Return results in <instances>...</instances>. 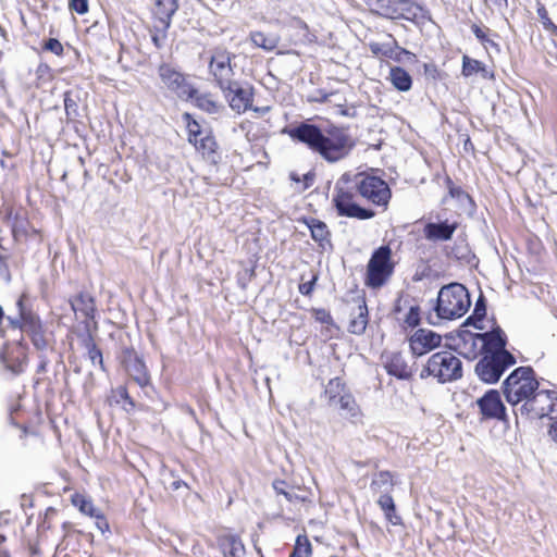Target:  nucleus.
Masks as SVG:
<instances>
[{
  "label": "nucleus",
  "mask_w": 557,
  "mask_h": 557,
  "mask_svg": "<svg viewBox=\"0 0 557 557\" xmlns=\"http://www.w3.org/2000/svg\"><path fill=\"white\" fill-rule=\"evenodd\" d=\"M69 8L78 14L88 12V0H70Z\"/></svg>",
  "instance_id": "nucleus-49"
},
{
  "label": "nucleus",
  "mask_w": 557,
  "mask_h": 557,
  "mask_svg": "<svg viewBox=\"0 0 557 557\" xmlns=\"http://www.w3.org/2000/svg\"><path fill=\"white\" fill-rule=\"evenodd\" d=\"M422 12V7L412 0H396L394 20L414 21Z\"/></svg>",
  "instance_id": "nucleus-25"
},
{
  "label": "nucleus",
  "mask_w": 557,
  "mask_h": 557,
  "mask_svg": "<svg viewBox=\"0 0 557 557\" xmlns=\"http://www.w3.org/2000/svg\"><path fill=\"white\" fill-rule=\"evenodd\" d=\"M334 407H338L342 414L349 418H358L360 416L359 406L356 403L355 397L348 391L345 394H341V397L335 403Z\"/></svg>",
  "instance_id": "nucleus-31"
},
{
  "label": "nucleus",
  "mask_w": 557,
  "mask_h": 557,
  "mask_svg": "<svg viewBox=\"0 0 557 557\" xmlns=\"http://www.w3.org/2000/svg\"><path fill=\"white\" fill-rule=\"evenodd\" d=\"M29 337L36 349L44 351L48 348L49 343L46 337L45 330H42L41 332L34 333L29 335Z\"/></svg>",
  "instance_id": "nucleus-46"
},
{
  "label": "nucleus",
  "mask_w": 557,
  "mask_h": 557,
  "mask_svg": "<svg viewBox=\"0 0 557 557\" xmlns=\"http://www.w3.org/2000/svg\"><path fill=\"white\" fill-rule=\"evenodd\" d=\"M74 503L78 506V508L82 512H84L90 517L101 519L102 522L104 523L106 529H108V523L104 520L103 516L100 515L99 510L94 506V504L90 500L85 499L84 497H81L79 499L74 500Z\"/></svg>",
  "instance_id": "nucleus-40"
},
{
  "label": "nucleus",
  "mask_w": 557,
  "mask_h": 557,
  "mask_svg": "<svg viewBox=\"0 0 557 557\" xmlns=\"http://www.w3.org/2000/svg\"><path fill=\"white\" fill-rule=\"evenodd\" d=\"M479 337L480 333H471L469 331H466L460 335L458 347L459 352L465 358L473 360L479 355H483V349H481V341Z\"/></svg>",
  "instance_id": "nucleus-21"
},
{
  "label": "nucleus",
  "mask_w": 557,
  "mask_h": 557,
  "mask_svg": "<svg viewBox=\"0 0 557 557\" xmlns=\"http://www.w3.org/2000/svg\"><path fill=\"white\" fill-rule=\"evenodd\" d=\"M456 228V223L450 224L447 221L440 223L430 222L425 224L423 228V234L428 240L446 242L451 239Z\"/></svg>",
  "instance_id": "nucleus-19"
},
{
  "label": "nucleus",
  "mask_w": 557,
  "mask_h": 557,
  "mask_svg": "<svg viewBox=\"0 0 557 557\" xmlns=\"http://www.w3.org/2000/svg\"><path fill=\"white\" fill-rule=\"evenodd\" d=\"M5 541V536L4 535H0V545Z\"/></svg>",
  "instance_id": "nucleus-63"
},
{
  "label": "nucleus",
  "mask_w": 557,
  "mask_h": 557,
  "mask_svg": "<svg viewBox=\"0 0 557 557\" xmlns=\"http://www.w3.org/2000/svg\"><path fill=\"white\" fill-rule=\"evenodd\" d=\"M348 184V175L344 174L335 186L336 194L333 198V202L337 213L342 216L356 218L359 220L373 218L374 212L372 210L362 208L355 201L354 189L356 188L354 185L349 186Z\"/></svg>",
  "instance_id": "nucleus-6"
},
{
  "label": "nucleus",
  "mask_w": 557,
  "mask_h": 557,
  "mask_svg": "<svg viewBox=\"0 0 557 557\" xmlns=\"http://www.w3.org/2000/svg\"><path fill=\"white\" fill-rule=\"evenodd\" d=\"M331 557H337V556H335V555H332Z\"/></svg>",
  "instance_id": "nucleus-64"
},
{
  "label": "nucleus",
  "mask_w": 557,
  "mask_h": 557,
  "mask_svg": "<svg viewBox=\"0 0 557 557\" xmlns=\"http://www.w3.org/2000/svg\"><path fill=\"white\" fill-rule=\"evenodd\" d=\"M209 69L220 88L230 86L233 81L234 72L231 65V54L228 52L216 51L211 58Z\"/></svg>",
  "instance_id": "nucleus-15"
},
{
  "label": "nucleus",
  "mask_w": 557,
  "mask_h": 557,
  "mask_svg": "<svg viewBox=\"0 0 557 557\" xmlns=\"http://www.w3.org/2000/svg\"><path fill=\"white\" fill-rule=\"evenodd\" d=\"M197 150L202 153H213L215 152L216 143L213 136L211 135H202L198 138V143H193Z\"/></svg>",
  "instance_id": "nucleus-44"
},
{
  "label": "nucleus",
  "mask_w": 557,
  "mask_h": 557,
  "mask_svg": "<svg viewBox=\"0 0 557 557\" xmlns=\"http://www.w3.org/2000/svg\"><path fill=\"white\" fill-rule=\"evenodd\" d=\"M536 389H539V382L531 367L515 369L503 382L504 396L513 409L525 403Z\"/></svg>",
  "instance_id": "nucleus-3"
},
{
  "label": "nucleus",
  "mask_w": 557,
  "mask_h": 557,
  "mask_svg": "<svg viewBox=\"0 0 557 557\" xmlns=\"http://www.w3.org/2000/svg\"><path fill=\"white\" fill-rule=\"evenodd\" d=\"M310 555L311 544L309 540L305 535H298L295 547L289 557H310Z\"/></svg>",
  "instance_id": "nucleus-39"
},
{
  "label": "nucleus",
  "mask_w": 557,
  "mask_h": 557,
  "mask_svg": "<svg viewBox=\"0 0 557 557\" xmlns=\"http://www.w3.org/2000/svg\"><path fill=\"white\" fill-rule=\"evenodd\" d=\"M39 359H40V362L38 364L37 372H39V373L46 372L49 361H48L47 357L44 356L42 354L39 355Z\"/></svg>",
  "instance_id": "nucleus-55"
},
{
  "label": "nucleus",
  "mask_w": 557,
  "mask_h": 557,
  "mask_svg": "<svg viewBox=\"0 0 557 557\" xmlns=\"http://www.w3.org/2000/svg\"><path fill=\"white\" fill-rule=\"evenodd\" d=\"M377 504L391 523L394 525L400 524L401 519L396 515L395 503L389 493H381V496L377 499Z\"/></svg>",
  "instance_id": "nucleus-33"
},
{
  "label": "nucleus",
  "mask_w": 557,
  "mask_h": 557,
  "mask_svg": "<svg viewBox=\"0 0 557 557\" xmlns=\"http://www.w3.org/2000/svg\"><path fill=\"white\" fill-rule=\"evenodd\" d=\"M288 134L330 162L345 158L354 147L350 136L343 128L332 127L323 132L313 124L301 123L289 129Z\"/></svg>",
  "instance_id": "nucleus-1"
},
{
  "label": "nucleus",
  "mask_w": 557,
  "mask_h": 557,
  "mask_svg": "<svg viewBox=\"0 0 557 557\" xmlns=\"http://www.w3.org/2000/svg\"><path fill=\"white\" fill-rule=\"evenodd\" d=\"M100 521L97 522L98 524V528L101 529L103 531V528H102V524L104 525V523L102 522L101 519H99Z\"/></svg>",
  "instance_id": "nucleus-62"
},
{
  "label": "nucleus",
  "mask_w": 557,
  "mask_h": 557,
  "mask_svg": "<svg viewBox=\"0 0 557 557\" xmlns=\"http://www.w3.org/2000/svg\"><path fill=\"white\" fill-rule=\"evenodd\" d=\"M388 81L399 91H408L412 87L410 74L400 66L391 67Z\"/></svg>",
  "instance_id": "nucleus-26"
},
{
  "label": "nucleus",
  "mask_w": 557,
  "mask_h": 557,
  "mask_svg": "<svg viewBox=\"0 0 557 557\" xmlns=\"http://www.w3.org/2000/svg\"><path fill=\"white\" fill-rule=\"evenodd\" d=\"M536 13L545 30H548L555 25L550 17L548 16V12L545 5L540 1H537L536 3Z\"/></svg>",
  "instance_id": "nucleus-45"
},
{
  "label": "nucleus",
  "mask_w": 557,
  "mask_h": 557,
  "mask_svg": "<svg viewBox=\"0 0 557 557\" xmlns=\"http://www.w3.org/2000/svg\"><path fill=\"white\" fill-rule=\"evenodd\" d=\"M273 490L277 495H283L289 503L302 500L297 494L288 488V484L283 480H275L272 483Z\"/></svg>",
  "instance_id": "nucleus-41"
},
{
  "label": "nucleus",
  "mask_w": 557,
  "mask_h": 557,
  "mask_svg": "<svg viewBox=\"0 0 557 557\" xmlns=\"http://www.w3.org/2000/svg\"><path fill=\"white\" fill-rule=\"evenodd\" d=\"M219 547L224 557H243L245 555V546L236 535L220 537Z\"/></svg>",
  "instance_id": "nucleus-24"
},
{
  "label": "nucleus",
  "mask_w": 557,
  "mask_h": 557,
  "mask_svg": "<svg viewBox=\"0 0 557 557\" xmlns=\"http://www.w3.org/2000/svg\"><path fill=\"white\" fill-rule=\"evenodd\" d=\"M183 484H184V482H183V481H181V480H174V481L171 483L170 487H171L173 491H177L178 488H181V486H182Z\"/></svg>",
  "instance_id": "nucleus-58"
},
{
  "label": "nucleus",
  "mask_w": 557,
  "mask_h": 557,
  "mask_svg": "<svg viewBox=\"0 0 557 557\" xmlns=\"http://www.w3.org/2000/svg\"><path fill=\"white\" fill-rule=\"evenodd\" d=\"M318 319L322 322H329L331 320V317L325 311L318 312Z\"/></svg>",
  "instance_id": "nucleus-57"
},
{
  "label": "nucleus",
  "mask_w": 557,
  "mask_h": 557,
  "mask_svg": "<svg viewBox=\"0 0 557 557\" xmlns=\"http://www.w3.org/2000/svg\"><path fill=\"white\" fill-rule=\"evenodd\" d=\"M485 314H486L485 299L481 295L475 302V307H474L472 317L476 318L478 320H482L485 317Z\"/></svg>",
  "instance_id": "nucleus-50"
},
{
  "label": "nucleus",
  "mask_w": 557,
  "mask_h": 557,
  "mask_svg": "<svg viewBox=\"0 0 557 557\" xmlns=\"http://www.w3.org/2000/svg\"><path fill=\"white\" fill-rule=\"evenodd\" d=\"M428 376H433L441 383L456 381L462 376V362L450 351L435 352L420 373L421 379Z\"/></svg>",
  "instance_id": "nucleus-4"
},
{
  "label": "nucleus",
  "mask_w": 557,
  "mask_h": 557,
  "mask_svg": "<svg viewBox=\"0 0 557 557\" xmlns=\"http://www.w3.org/2000/svg\"><path fill=\"white\" fill-rule=\"evenodd\" d=\"M479 339L481 341L483 355L491 354L492 356L502 357L503 352H509L506 349L507 337L499 326H495L488 332L480 333Z\"/></svg>",
  "instance_id": "nucleus-17"
},
{
  "label": "nucleus",
  "mask_w": 557,
  "mask_h": 557,
  "mask_svg": "<svg viewBox=\"0 0 557 557\" xmlns=\"http://www.w3.org/2000/svg\"><path fill=\"white\" fill-rule=\"evenodd\" d=\"M547 32L552 33L555 37H557V25H554L552 28H549Z\"/></svg>",
  "instance_id": "nucleus-60"
},
{
  "label": "nucleus",
  "mask_w": 557,
  "mask_h": 557,
  "mask_svg": "<svg viewBox=\"0 0 557 557\" xmlns=\"http://www.w3.org/2000/svg\"><path fill=\"white\" fill-rule=\"evenodd\" d=\"M122 363L133 379L140 387L150 384V376L143 359L133 348H125L122 352Z\"/></svg>",
  "instance_id": "nucleus-12"
},
{
  "label": "nucleus",
  "mask_w": 557,
  "mask_h": 557,
  "mask_svg": "<svg viewBox=\"0 0 557 557\" xmlns=\"http://www.w3.org/2000/svg\"><path fill=\"white\" fill-rule=\"evenodd\" d=\"M387 37L392 40L391 42H369V49L375 57H385L395 61H400L399 54H411L408 50L400 48L392 34H387Z\"/></svg>",
  "instance_id": "nucleus-18"
},
{
  "label": "nucleus",
  "mask_w": 557,
  "mask_h": 557,
  "mask_svg": "<svg viewBox=\"0 0 557 557\" xmlns=\"http://www.w3.org/2000/svg\"><path fill=\"white\" fill-rule=\"evenodd\" d=\"M84 346L87 349L88 358H89L90 362L94 366H99L103 370L104 367H103L102 352L95 344V341L90 333H88L87 337L84 339Z\"/></svg>",
  "instance_id": "nucleus-36"
},
{
  "label": "nucleus",
  "mask_w": 557,
  "mask_h": 557,
  "mask_svg": "<svg viewBox=\"0 0 557 557\" xmlns=\"http://www.w3.org/2000/svg\"><path fill=\"white\" fill-rule=\"evenodd\" d=\"M442 336L432 330L419 329L409 338L412 355L420 357L440 347Z\"/></svg>",
  "instance_id": "nucleus-13"
},
{
  "label": "nucleus",
  "mask_w": 557,
  "mask_h": 557,
  "mask_svg": "<svg viewBox=\"0 0 557 557\" xmlns=\"http://www.w3.org/2000/svg\"><path fill=\"white\" fill-rule=\"evenodd\" d=\"M184 119L187 122L188 141L190 144L198 143V138L203 135L199 123L193 120L188 113L184 114Z\"/></svg>",
  "instance_id": "nucleus-43"
},
{
  "label": "nucleus",
  "mask_w": 557,
  "mask_h": 557,
  "mask_svg": "<svg viewBox=\"0 0 557 557\" xmlns=\"http://www.w3.org/2000/svg\"><path fill=\"white\" fill-rule=\"evenodd\" d=\"M64 108L66 116L70 120H74L79 115L78 112V98L73 96L72 91L64 94Z\"/></svg>",
  "instance_id": "nucleus-42"
},
{
  "label": "nucleus",
  "mask_w": 557,
  "mask_h": 557,
  "mask_svg": "<svg viewBox=\"0 0 557 557\" xmlns=\"http://www.w3.org/2000/svg\"><path fill=\"white\" fill-rule=\"evenodd\" d=\"M158 72L163 86L174 92L178 98L188 100L193 99L197 94L196 88L187 82L185 75L171 65L162 64Z\"/></svg>",
  "instance_id": "nucleus-10"
},
{
  "label": "nucleus",
  "mask_w": 557,
  "mask_h": 557,
  "mask_svg": "<svg viewBox=\"0 0 557 557\" xmlns=\"http://www.w3.org/2000/svg\"><path fill=\"white\" fill-rule=\"evenodd\" d=\"M0 360L4 369L13 375L23 373L27 361L25 346L21 342L13 346H5L0 355Z\"/></svg>",
  "instance_id": "nucleus-14"
},
{
  "label": "nucleus",
  "mask_w": 557,
  "mask_h": 557,
  "mask_svg": "<svg viewBox=\"0 0 557 557\" xmlns=\"http://www.w3.org/2000/svg\"><path fill=\"white\" fill-rule=\"evenodd\" d=\"M515 416L525 417L529 419H541L550 417L555 419L557 416V393L555 391H535L532 396L521 404L519 408L513 409Z\"/></svg>",
  "instance_id": "nucleus-5"
},
{
  "label": "nucleus",
  "mask_w": 557,
  "mask_h": 557,
  "mask_svg": "<svg viewBox=\"0 0 557 557\" xmlns=\"http://www.w3.org/2000/svg\"><path fill=\"white\" fill-rule=\"evenodd\" d=\"M449 195L453 198H457L460 201H462V200L471 201L470 196L458 186L450 185L449 186Z\"/></svg>",
  "instance_id": "nucleus-51"
},
{
  "label": "nucleus",
  "mask_w": 557,
  "mask_h": 557,
  "mask_svg": "<svg viewBox=\"0 0 557 557\" xmlns=\"http://www.w3.org/2000/svg\"><path fill=\"white\" fill-rule=\"evenodd\" d=\"M17 310L20 311V308L17 307ZM7 320L9 321L10 325L14 329H20L21 330V325H22V318L21 315L18 314L16 318H13L11 315H8L7 317Z\"/></svg>",
  "instance_id": "nucleus-54"
},
{
  "label": "nucleus",
  "mask_w": 557,
  "mask_h": 557,
  "mask_svg": "<svg viewBox=\"0 0 557 557\" xmlns=\"http://www.w3.org/2000/svg\"><path fill=\"white\" fill-rule=\"evenodd\" d=\"M71 307L76 314L87 320H94L96 312L95 299L87 293H79L71 300Z\"/></svg>",
  "instance_id": "nucleus-23"
},
{
  "label": "nucleus",
  "mask_w": 557,
  "mask_h": 557,
  "mask_svg": "<svg viewBox=\"0 0 557 557\" xmlns=\"http://www.w3.org/2000/svg\"><path fill=\"white\" fill-rule=\"evenodd\" d=\"M516 363V358L511 352H503L502 357L483 355L475 364V373L479 379L485 383H496L504 372Z\"/></svg>",
  "instance_id": "nucleus-8"
},
{
  "label": "nucleus",
  "mask_w": 557,
  "mask_h": 557,
  "mask_svg": "<svg viewBox=\"0 0 557 557\" xmlns=\"http://www.w3.org/2000/svg\"><path fill=\"white\" fill-rule=\"evenodd\" d=\"M7 269V265H5V259L4 257L0 253V273H3Z\"/></svg>",
  "instance_id": "nucleus-59"
},
{
  "label": "nucleus",
  "mask_w": 557,
  "mask_h": 557,
  "mask_svg": "<svg viewBox=\"0 0 557 557\" xmlns=\"http://www.w3.org/2000/svg\"><path fill=\"white\" fill-rule=\"evenodd\" d=\"M317 278H318L317 275H313L310 281L301 283L299 285L300 294H302L305 296H309L313 290Z\"/></svg>",
  "instance_id": "nucleus-52"
},
{
  "label": "nucleus",
  "mask_w": 557,
  "mask_h": 557,
  "mask_svg": "<svg viewBox=\"0 0 557 557\" xmlns=\"http://www.w3.org/2000/svg\"><path fill=\"white\" fill-rule=\"evenodd\" d=\"M368 324V308L366 302L358 306V313L350 320L349 332L356 335H361L366 331Z\"/></svg>",
  "instance_id": "nucleus-35"
},
{
  "label": "nucleus",
  "mask_w": 557,
  "mask_h": 557,
  "mask_svg": "<svg viewBox=\"0 0 557 557\" xmlns=\"http://www.w3.org/2000/svg\"><path fill=\"white\" fill-rule=\"evenodd\" d=\"M470 305L468 289L462 284L451 283L440 289L434 310L438 319L454 320L466 314Z\"/></svg>",
  "instance_id": "nucleus-2"
},
{
  "label": "nucleus",
  "mask_w": 557,
  "mask_h": 557,
  "mask_svg": "<svg viewBox=\"0 0 557 557\" xmlns=\"http://www.w3.org/2000/svg\"><path fill=\"white\" fill-rule=\"evenodd\" d=\"M220 89L228 100L230 107L237 113L245 112L251 108L253 97L251 86H243L233 79L228 87H221Z\"/></svg>",
  "instance_id": "nucleus-11"
},
{
  "label": "nucleus",
  "mask_w": 557,
  "mask_h": 557,
  "mask_svg": "<svg viewBox=\"0 0 557 557\" xmlns=\"http://www.w3.org/2000/svg\"><path fill=\"white\" fill-rule=\"evenodd\" d=\"M371 13L394 20L396 10V0H366Z\"/></svg>",
  "instance_id": "nucleus-29"
},
{
  "label": "nucleus",
  "mask_w": 557,
  "mask_h": 557,
  "mask_svg": "<svg viewBox=\"0 0 557 557\" xmlns=\"http://www.w3.org/2000/svg\"><path fill=\"white\" fill-rule=\"evenodd\" d=\"M394 267L391 247H379L373 251L368 262L366 284L374 289L382 287L392 276Z\"/></svg>",
  "instance_id": "nucleus-7"
},
{
  "label": "nucleus",
  "mask_w": 557,
  "mask_h": 557,
  "mask_svg": "<svg viewBox=\"0 0 557 557\" xmlns=\"http://www.w3.org/2000/svg\"><path fill=\"white\" fill-rule=\"evenodd\" d=\"M24 296H21L16 301V307L20 308V315L22 318L21 331L26 333L28 336L41 332L44 330L40 318L32 310L25 308Z\"/></svg>",
  "instance_id": "nucleus-22"
},
{
  "label": "nucleus",
  "mask_w": 557,
  "mask_h": 557,
  "mask_svg": "<svg viewBox=\"0 0 557 557\" xmlns=\"http://www.w3.org/2000/svg\"><path fill=\"white\" fill-rule=\"evenodd\" d=\"M394 483L392 480V473L389 471H380L373 475L371 482V490L376 493H391Z\"/></svg>",
  "instance_id": "nucleus-34"
},
{
  "label": "nucleus",
  "mask_w": 557,
  "mask_h": 557,
  "mask_svg": "<svg viewBox=\"0 0 557 557\" xmlns=\"http://www.w3.org/2000/svg\"><path fill=\"white\" fill-rule=\"evenodd\" d=\"M120 395H121V397H123V398H128V395H127V392H126V389H125V388H121V389H120Z\"/></svg>",
  "instance_id": "nucleus-61"
},
{
  "label": "nucleus",
  "mask_w": 557,
  "mask_h": 557,
  "mask_svg": "<svg viewBox=\"0 0 557 557\" xmlns=\"http://www.w3.org/2000/svg\"><path fill=\"white\" fill-rule=\"evenodd\" d=\"M354 187L363 198L377 206H386L391 198V189L387 183L376 176L357 174Z\"/></svg>",
  "instance_id": "nucleus-9"
},
{
  "label": "nucleus",
  "mask_w": 557,
  "mask_h": 557,
  "mask_svg": "<svg viewBox=\"0 0 557 557\" xmlns=\"http://www.w3.org/2000/svg\"><path fill=\"white\" fill-rule=\"evenodd\" d=\"M491 1L499 11L505 10L508 7V0H491Z\"/></svg>",
  "instance_id": "nucleus-56"
},
{
  "label": "nucleus",
  "mask_w": 557,
  "mask_h": 557,
  "mask_svg": "<svg viewBox=\"0 0 557 557\" xmlns=\"http://www.w3.org/2000/svg\"><path fill=\"white\" fill-rule=\"evenodd\" d=\"M307 224H308V227L310 228L312 239L315 240L317 243H319V245L322 248L325 247V244L331 245L330 231L327 228V225L324 222H322L318 219L311 218L307 222Z\"/></svg>",
  "instance_id": "nucleus-30"
},
{
  "label": "nucleus",
  "mask_w": 557,
  "mask_h": 557,
  "mask_svg": "<svg viewBox=\"0 0 557 557\" xmlns=\"http://www.w3.org/2000/svg\"><path fill=\"white\" fill-rule=\"evenodd\" d=\"M472 33L474 34V36L482 42V44H486V42H490V44H494L491 39L487 38L486 36V33L484 29H482L480 26H478L476 24H473L472 27Z\"/></svg>",
  "instance_id": "nucleus-53"
},
{
  "label": "nucleus",
  "mask_w": 557,
  "mask_h": 557,
  "mask_svg": "<svg viewBox=\"0 0 557 557\" xmlns=\"http://www.w3.org/2000/svg\"><path fill=\"white\" fill-rule=\"evenodd\" d=\"M177 0H157L154 15L164 25V27H169L171 17L177 11Z\"/></svg>",
  "instance_id": "nucleus-27"
},
{
  "label": "nucleus",
  "mask_w": 557,
  "mask_h": 557,
  "mask_svg": "<svg viewBox=\"0 0 557 557\" xmlns=\"http://www.w3.org/2000/svg\"><path fill=\"white\" fill-rule=\"evenodd\" d=\"M481 414L485 419L505 420V406L500 399V394L496 389H490L476 400Z\"/></svg>",
  "instance_id": "nucleus-16"
},
{
  "label": "nucleus",
  "mask_w": 557,
  "mask_h": 557,
  "mask_svg": "<svg viewBox=\"0 0 557 557\" xmlns=\"http://www.w3.org/2000/svg\"><path fill=\"white\" fill-rule=\"evenodd\" d=\"M384 368L389 375L399 380H408L412 375L411 368L407 364L400 352H393L385 357Z\"/></svg>",
  "instance_id": "nucleus-20"
},
{
  "label": "nucleus",
  "mask_w": 557,
  "mask_h": 557,
  "mask_svg": "<svg viewBox=\"0 0 557 557\" xmlns=\"http://www.w3.org/2000/svg\"><path fill=\"white\" fill-rule=\"evenodd\" d=\"M349 389L342 382L339 377L331 379L325 386L324 397L327 399V404L330 407L335 406V403L341 397V394H345Z\"/></svg>",
  "instance_id": "nucleus-32"
},
{
  "label": "nucleus",
  "mask_w": 557,
  "mask_h": 557,
  "mask_svg": "<svg viewBox=\"0 0 557 557\" xmlns=\"http://www.w3.org/2000/svg\"><path fill=\"white\" fill-rule=\"evenodd\" d=\"M194 98L196 101V106L208 113H218L222 108V104L216 102L209 94H203L199 96H197L196 94Z\"/></svg>",
  "instance_id": "nucleus-38"
},
{
  "label": "nucleus",
  "mask_w": 557,
  "mask_h": 557,
  "mask_svg": "<svg viewBox=\"0 0 557 557\" xmlns=\"http://www.w3.org/2000/svg\"><path fill=\"white\" fill-rule=\"evenodd\" d=\"M461 73L466 77L472 76L474 74H480L481 77L485 79L493 77V74L486 69L484 63L468 55H463L462 58Z\"/></svg>",
  "instance_id": "nucleus-28"
},
{
  "label": "nucleus",
  "mask_w": 557,
  "mask_h": 557,
  "mask_svg": "<svg viewBox=\"0 0 557 557\" xmlns=\"http://www.w3.org/2000/svg\"><path fill=\"white\" fill-rule=\"evenodd\" d=\"M405 322L412 327L420 323V309L418 306H413L409 309L408 313L406 314Z\"/></svg>",
  "instance_id": "nucleus-47"
},
{
  "label": "nucleus",
  "mask_w": 557,
  "mask_h": 557,
  "mask_svg": "<svg viewBox=\"0 0 557 557\" xmlns=\"http://www.w3.org/2000/svg\"><path fill=\"white\" fill-rule=\"evenodd\" d=\"M251 41L256 47L271 51L276 48L278 38L275 36H268L261 32H253L250 35Z\"/></svg>",
  "instance_id": "nucleus-37"
},
{
  "label": "nucleus",
  "mask_w": 557,
  "mask_h": 557,
  "mask_svg": "<svg viewBox=\"0 0 557 557\" xmlns=\"http://www.w3.org/2000/svg\"><path fill=\"white\" fill-rule=\"evenodd\" d=\"M44 48L58 57L62 55L64 51L62 44L55 38L48 39Z\"/></svg>",
  "instance_id": "nucleus-48"
}]
</instances>
